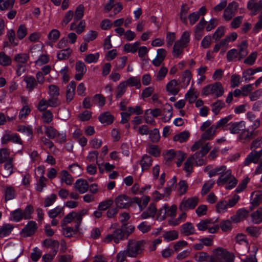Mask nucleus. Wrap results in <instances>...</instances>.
Here are the masks:
<instances>
[{
  "instance_id": "nucleus-41",
  "label": "nucleus",
  "mask_w": 262,
  "mask_h": 262,
  "mask_svg": "<svg viewBox=\"0 0 262 262\" xmlns=\"http://www.w3.org/2000/svg\"><path fill=\"white\" fill-rule=\"evenodd\" d=\"M163 236L164 241L168 242L177 239L179 237V233L177 231L172 230L165 232Z\"/></svg>"
},
{
  "instance_id": "nucleus-8",
  "label": "nucleus",
  "mask_w": 262,
  "mask_h": 262,
  "mask_svg": "<svg viewBox=\"0 0 262 262\" xmlns=\"http://www.w3.org/2000/svg\"><path fill=\"white\" fill-rule=\"evenodd\" d=\"M215 256L222 262H233L234 256L227 250L220 248L216 250Z\"/></svg>"
},
{
  "instance_id": "nucleus-17",
  "label": "nucleus",
  "mask_w": 262,
  "mask_h": 262,
  "mask_svg": "<svg viewBox=\"0 0 262 262\" xmlns=\"http://www.w3.org/2000/svg\"><path fill=\"white\" fill-rule=\"evenodd\" d=\"M8 141H12L14 143L21 144V139L16 134L12 133L10 131H6L4 135L2 138V142L6 143Z\"/></svg>"
},
{
  "instance_id": "nucleus-47",
  "label": "nucleus",
  "mask_w": 262,
  "mask_h": 262,
  "mask_svg": "<svg viewBox=\"0 0 262 262\" xmlns=\"http://www.w3.org/2000/svg\"><path fill=\"white\" fill-rule=\"evenodd\" d=\"M198 96V94L195 92L194 89L191 88L186 94L185 98L188 100L190 103H192L196 100Z\"/></svg>"
},
{
  "instance_id": "nucleus-55",
  "label": "nucleus",
  "mask_w": 262,
  "mask_h": 262,
  "mask_svg": "<svg viewBox=\"0 0 262 262\" xmlns=\"http://www.w3.org/2000/svg\"><path fill=\"white\" fill-rule=\"evenodd\" d=\"M15 0H0V10L11 9L14 5Z\"/></svg>"
},
{
  "instance_id": "nucleus-15",
  "label": "nucleus",
  "mask_w": 262,
  "mask_h": 262,
  "mask_svg": "<svg viewBox=\"0 0 262 262\" xmlns=\"http://www.w3.org/2000/svg\"><path fill=\"white\" fill-rule=\"evenodd\" d=\"M37 229V226L35 222L31 221L25 226L21 233L24 236L28 237L34 234Z\"/></svg>"
},
{
  "instance_id": "nucleus-50",
  "label": "nucleus",
  "mask_w": 262,
  "mask_h": 262,
  "mask_svg": "<svg viewBox=\"0 0 262 262\" xmlns=\"http://www.w3.org/2000/svg\"><path fill=\"white\" fill-rule=\"evenodd\" d=\"M127 86V84L124 81H122L118 84L116 91V98H119L124 94Z\"/></svg>"
},
{
  "instance_id": "nucleus-29",
  "label": "nucleus",
  "mask_w": 262,
  "mask_h": 262,
  "mask_svg": "<svg viewBox=\"0 0 262 262\" xmlns=\"http://www.w3.org/2000/svg\"><path fill=\"white\" fill-rule=\"evenodd\" d=\"M185 47L183 46L178 41H176L174 43L172 49V55L176 58L181 57L183 54V49Z\"/></svg>"
},
{
  "instance_id": "nucleus-14",
  "label": "nucleus",
  "mask_w": 262,
  "mask_h": 262,
  "mask_svg": "<svg viewBox=\"0 0 262 262\" xmlns=\"http://www.w3.org/2000/svg\"><path fill=\"white\" fill-rule=\"evenodd\" d=\"M172 111V106L170 104L166 103L163 105L161 111L162 120L163 122H167L171 119L173 114Z\"/></svg>"
},
{
  "instance_id": "nucleus-52",
  "label": "nucleus",
  "mask_w": 262,
  "mask_h": 262,
  "mask_svg": "<svg viewBox=\"0 0 262 262\" xmlns=\"http://www.w3.org/2000/svg\"><path fill=\"white\" fill-rule=\"evenodd\" d=\"M192 78V74L189 70H185L182 74V82L184 87H187Z\"/></svg>"
},
{
  "instance_id": "nucleus-24",
  "label": "nucleus",
  "mask_w": 262,
  "mask_h": 262,
  "mask_svg": "<svg viewBox=\"0 0 262 262\" xmlns=\"http://www.w3.org/2000/svg\"><path fill=\"white\" fill-rule=\"evenodd\" d=\"M195 232L194 227L190 222H187L182 226L181 233L184 235L188 236L194 234Z\"/></svg>"
},
{
  "instance_id": "nucleus-64",
  "label": "nucleus",
  "mask_w": 262,
  "mask_h": 262,
  "mask_svg": "<svg viewBox=\"0 0 262 262\" xmlns=\"http://www.w3.org/2000/svg\"><path fill=\"white\" fill-rule=\"evenodd\" d=\"M69 170L76 176H79L82 172V168L77 163H73L69 166Z\"/></svg>"
},
{
  "instance_id": "nucleus-48",
  "label": "nucleus",
  "mask_w": 262,
  "mask_h": 262,
  "mask_svg": "<svg viewBox=\"0 0 262 262\" xmlns=\"http://www.w3.org/2000/svg\"><path fill=\"white\" fill-rule=\"evenodd\" d=\"M100 57V54L98 52L92 54H89L85 56L84 60L88 63H96L98 62Z\"/></svg>"
},
{
  "instance_id": "nucleus-9",
  "label": "nucleus",
  "mask_w": 262,
  "mask_h": 262,
  "mask_svg": "<svg viewBox=\"0 0 262 262\" xmlns=\"http://www.w3.org/2000/svg\"><path fill=\"white\" fill-rule=\"evenodd\" d=\"M124 237V233L121 228H117L114 230L112 234H108L105 238V242L109 243L114 241L116 244H118L119 241L123 239Z\"/></svg>"
},
{
  "instance_id": "nucleus-7",
  "label": "nucleus",
  "mask_w": 262,
  "mask_h": 262,
  "mask_svg": "<svg viewBox=\"0 0 262 262\" xmlns=\"http://www.w3.org/2000/svg\"><path fill=\"white\" fill-rule=\"evenodd\" d=\"M115 202L119 208L126 209L131 206L130 198L125 194L117 196L115 199Z\"/></svg>"
},
{
  "instance_id": "nucleus-49",
  "label": "nucleus",
  "mask_w": 262,
  "mask_h": 262,
  "mask_svg": "<svg viewBox=\"0 0 262 262\" xmlns=\"http://www.w3.org/2000/svg\"><path fill=\"white\" fill-rule=\"evenodd\" d=\"M28 33V29L25 25H20L17 30L16 34L17 38L21 40L24 38Z\"/></svg>"
},
{
  "instance_id": "nucleus-51",
  "label": "nucleus",
  "mask_w": 262,
  "mask_h": 262,
  "mask_svg": "<svg viewBox=\"0 0 262 262\" xmlns=\"http://www.w3.org/2000/svg\"><path fill=\"white\" fill-rule=\"evenodd\" d=\"M190 33L188 31H185L182 34L181 38L177 41L183 46L186 47L190 41Z\"/></svg>"
},
{
  "instance_id": "nucleus-36",
  "label": "nucleus",
  "mask_w": 262,
  "mask_h": 262,
  "mask_svg": "<svg viewBox=\"0 0 262 262\" xmlns=\"http://www.w3.org/2000/svg\"><path fill=\"white\" fill-rule=\"evenodd\" d=\"M14 227L10 224H4L0 228V237L8 235L13 229Z\"/></svg>"
},
{
  "instance_id": "nucleus-19",
  "label": "nucleus",
  "mask_w": 262,
  "mask_h": 262,
  "mask_svg": "<svg viewBox=\"0 0 262 262\" xmlns=\"http://www.w3.org/2000/svg\"><path fill=\"white\" fill-rule=\"evenodd\" d=\"M248 214V210L244 208H240L237 211L235 215L231 217V220L234 223H238L245 220Z\"/></svg>"
},
{
  "instance_id": "nucleus-42",
  "label": "nucleus",
  "mask_w": 262,
  "mask_h": 262,
  "mask_svg": "<svg viewBox=\"0 0 262 262\" xmlns=\"http://www.w3.org/2000/svg\"><path fill=\"white\" fill-rule=\"evenodd\" d=\"M17 131L27 136L29 139H32L33 134L32 126H19L17 128Z\"/></svg>"
},
{
  "instance_id": "nucleus-26",
  "label": "nucleus",
  "mask_w": 262,
  "mask_h": 262,
  "mask_svg": "<svg viewBox=\"0 0 262 262\" xmlns=\"http://www.w3.org/2000/svg\"><path fill=\"white\" fill-rule=\"evenodd\" d=\"M16 196L14 188L11 186H6L4 189V196L6 201L13 200Z\"/></svg>"
},
{
  "instance_id": "nucleus-21",
  "label": "nucleus",
  "mask_w": 262,
  "mask_h": 262,
  "mask_svg": "<svg viewBox=\"0 0 262 262\" xmlns=\"http://www.w3.org/2000/svg\"><path fill=\"white\" fill-rule=\"evenodd\" d=\"M157 211V210L156 205L154 203H151L147 209L141 214V217L142 219H146L149 217L154 218Z\"/></svg>"
},
{
  "instance_id": "nucleus-4",
  "label": "nucleus",
  "mask_w": 262,
  "mask_h": 262,
  "mask_svg": "<svg viewBox=\"0 0 262 262\" xmlns=\"http://www.w3.org/2000/svg\"><path fill=\"white\" fill-rule=\"evenodd\" d=\"M223 93V88L221 84L218 82L206 86L202 91L203 95L205 96L212 95L216 98L221 96Z\"/></svg>"
},
{
  "instance_id": "nucleus-13",
  "label": "nucleus",
  "mask_w": 262,
  "mask_h": 262,
  "mask_svg": "<svg viewBox=\"0 0 262 262\" xmlns=\"http://www.w3.org/2000/svg\"><path fill=\"white\" fill-rule=\"evenodd\" d=\"M237 4L235 2L230 3L225 9L223 17L226 20H230L235 14L237 9Z\"/></svg>"
},
{
  "instance_id": "nucleus-62",
  "label": "nucleus",
  "mask_w": 262,
  "mask_h": 262,
  "mask_svg": "<svg viewBox=\"0 0 262 262\" xmlns=\"http://www.w3.org/2000/svg\"><path fill=\"white\" fill-rule=\"evenodd\" d=\"M113 203L112 199H107L99 203L98 209L101 211H105L111 207Z\"/></svg>"
},
{
  "instance_id": "nucleus-28",
  "label": "nucleus",
  "mask_w": 262,
  "mask_h": 262,
  "mask_svg": "<svg viewBox=\"0 0 262 262\" xmlns=\"http://www.w3.org/2000/svg\"><path fill=\"white\" fill-rule=\"evenodd\" d=\"M24 80L26 83V88L29 91H32L37 85L36 80L32 76H26L24 77Z\"/></svg>"
},
{
  "instance_id": "nucleus-27",
  "label": "nucleus",
  "mask_w": 262,
  "mask_h": 262,
  "mask_svg": "<svg viewBox=\"0 0 262 262\" xmlns=\"http://www.w3.org/2000/svg\"><path fill=\"white\" fill-rule=\"evenodd\" d=\"M217 128L215 124L212 125L204 134L202 135V140H208L213 138L216 133Z\"/></svg>"
},
{
  "instance_id": "nucleus-44",
  "label": "nucleus",
  "mask_w": 262,
  "mask_h": 262,
  "mask_svg": "<svg viewBox=\"0 0 262 262\" xmlns=\"http://www.w3.org/2000/svg\"><path fill=\"white\" fill-rule=\"evenodd\" d=\"M204 155H202L201 152H196L192 156L189 158H192V161L195 163L196 166H200L203 165L205 163V161L203 158Z\"/></svg>"
},
{
  "instance_id": "nucleus-2",
  "label": "nucleus",
  "mask_w": 262,
  "mask_h": 262,
  "mask_svg": "<svg viewBox=\"0 0 262 262\" xmlns=\"http://www.w3.org/2000/svg\"><path fill=\"white\" fill-rule=\"evenodd\" d=\"M238 48L239 51L235 49H232L228 51L227 59L229 62L241 60L247 55V46L246 42H242Z\"/></svg>"
},
{
  "instance_id": "nucleus-33",
  "label": "nucleus",
  "mask_w": 262,
  "mask_h": 262,
  "mask_svg": "<svg viewBox=\"0 0 262 262\" xmlns=\"http://www.w3.org/2000/svg\"><path fill=\"white\" fill-rule=\"evenodd\" d=\"M124 82L127 84V86H135L137 89H139L141 87L140 79L138 77H130Z\"/></svg>"
},
{
  "instance_id": "nucleus-3",
  "label": "nucleus",
  "mask_w": 262,
  "mask_h": 262,
  "mask_svg": "<svg viewBox=\"0 0 262 262\" xmlns=\"http://www.w3.org/2000/svg\"><path fill=\"white\" fill-rule=\"evenodd\" d=\"M143 250V242L142 241L129 240L126 248L127 256L136 257L140 254Z\"/></svg>"
},
{
  "instance_id": "nucleus-63",
  "label": "nucleus",
  "mask_w": 262,
  "mask_h": 262,
  "mask_svg": "<svg viewBox=\"0 0 262 262\" xmlns=\"http://www.w3.org/2000/svg\"><path fill=\"white\" fill-rule=\"evenodd\" d=\"M71 50L70 48L61 50L57 54V57L59 60H64L69 58L71 53Z\"/></svg>"
},
{
  "instance_id": "nucleus-32",
  "label": "nucleus",
  "mask_w": 262,
  "mask_h": 262,
  "mask_svg": "<svg viewBox=\"0 0 262 262\" xmlns=\"http://www.w3.org/2000/svg\"><path fill=\"white\" fill-rule=\"evenodd\" d=\"M142 170L144 171L148 169L152 164L151 158L147 155H144L140 161Z\"/></svg>"
},
{
  "instance_id": "nucleus-6",
  "label": "nucleus",
  "mask_w": 262,
  "mask_h": 262,
  "mask_svg": "<svg viewBox=\"0 0 262 262\" xmlns=\"http://www.w3.org/2000/svg\"><path fill=\"white\" fill-rule=\"evenodd\" d=\"M228 168L225 165L213 167L208 165L204 168V171L206 172L209 177H212L217 175L222 176Z\"/></svg>"
},
{
  "instance_id": "nucleus-57",
  "label": "nucleus",
  "mask_w": 262,
  "mask_h": 262,
  "mask_svg": "<svg viewBox=\"0 0 262 262\" xmlns=\"http://www.w3.org/2000/svg\"><path fill=\"white\" fill-rule=\"evenodd\" d=\"M261 229L259 227L251 226L248 227L246 231L251 236L257 237L261 234Z\"/></svg>"
},
{
  "instance_id": "nucleus-12",
  "label": "nucleus",
  "mask_w": 262,
  "mask_h": 262,
  "mask_svg": "<svg viewBox=\"0 0 262 262\" xmlns=\"http://www.w3.org/2000/svg\"><path fill=\"white\" fill-rule=\"evenodd\" d=\"M199 203V198L192 197L182 202L180 205V208L182 210L193 209Z\"/></svg>"
},
{
  "instance_id": "nucleus-30",
  "label": "nucleus",
  "mask_w": 262,
  "mask_h": 262,
  "mask_svg": "<svg viewBox=\"0 0 262 262\" xmlns=\"http://www.w3.org/2000/svg\"><path fill=\"white\" fill-rule=\"evenodd\" d=\"M76 88V83L74 81H71L67 86L66 91V97L68 101H71L74 95L75 90Z\"/></svg>"
},
{
  "instance_id": "nucleus-43",
  "label": "nucleus",
  "mask_w": 262,
  "mask_h": 262,
  "mask_svg": "<svg viewBox=\"0 0 262 262\" xmlns=\"http://www.w3.org/2000/svg\"><path fill=\"white\" fill-rule=\"evenodd\" d=\"M228 208L227 201L225 200L220 201L216 204V211L219 213H223L227 212Z\"/></svg>"
},
{
  "instance_id": "nucleus-34",
  "label": "nucleus",
  "mask_w": 262,
  "mask_h": 262,
  "mask_svg": "<svg viewBox=\"0 0 262 262\" xmlns=\"http://www.w3.org/2000/svg\"><path fill=\"white\" fill-rule=\"evenodd\" d=\"M24 218L23 212L20 209H17L10 212L9 220L10 221L18 222Z\"/></svg>"
},
{
  "instance_id": "nucleus-56",
  "label": "nucleus",
  "mask_w": 262,
  "mask_h": 262,
  "mask_svg": "<svg viewBox=\"0 0 262 262\" xmlns=\"http://www.w3.org/2000/svg\"><path fill=\"white\" fill-rule=\"evenodd\" d=\"M7 36L8 40L12 46H16L18 42L15 38V33L13 29H9L7 31Z\"/></svg>"
},
{
  "instance_id": "nucleus-39",
  "label": "nucleus",
  "mask_w": 262,
  "mask_h": 262,
  "mask_svg": "<svg viewBox=\"0 0 262 262\" xmlns=\"http://www.w3.org/2000/svg\"><path fill=\"white\" fill-rule=\"evenodd\" d=\"M252 221L255 224L262 222V208H260L251 214Z\"/></svg>"
},
{
  "instance_id": "nucleus-25",
  "label": "nucleus",
  "mask_w": 262,
  "mask_h": 262,
  "mask_svg": "<svg viewBox=\"0 0 262 262\" xmlns=\"http://www.w3.org/2000/svg\"><path fill=\"white\" fill-rule=\"evenodd\" d=\"M29 59V55L25 53H20L16 54L14 57V60L17 64L25 65Z\"/></svg>"
},
{
  "instance_id": "nucleus-1",
  "label": "nucleus",
  "mask_w": 262,
  "mask_h": 262,
  "mask_svg": "<svg viewBox=\"0 0 262 262\" xmlns=\"http://www.w3.org/2000/svg\"><path fill=\"white\" fill-rule=\"evenodd\" d=\"M216 183L220 186L225 185L226 189L230 190L235 187L237 181L232 174L231 170L228 168L224 174L218 178Z\"/></svg>"
},
{
  "instance_id": "nucleus-16",
  "label": "nucleus",
  "mask_w": 262,
  "mask_h": 262,
  "mask_svg": "<svg viewBox=\"0 0 262 262\" xmlns=\"http://www.w3.org/2000/svg\"><path fill=\"white\" fill-rule=\"evenodd\" d=\"M262 157V149L258 151H252L250 152L245 160V164L248 165L249 163L253 162L257 163Z\"/></svg>"
},
{
  "instance_id": "nucleus-60",
  "label": "nucleus",
  "mask_w": 262,
  "mask_h": 262,
  "mask_svg": "<svg viewBox=\"0 0 262 262\" xmlns=\"http://www.w3.org/2000/svg\"><path fill=\"white\" fill-rule=\"evenodd\" d=\"M186 157V154L181 150L176 151L175 160H177V165L178 167H180L183 160Z\"/></svg>"
},
{
  "instance_id": "nucleus-11",
  "label": "nucleus",
  "mask_w": 262,
  "mask_h": 262,
  "mask_svg": "<svg viewBox=\"0 0 262 262\" xmlns=\"http://www.w3.org/2000/svg\"><path fill=\"white\" fill-rule=\"evenodd\" d=\"M227 129L231 134H238L245 129V122L244 121L231 122L227 125Z\"/></svg>"
},
{
  "instance_id": "nucleus-37",
  "label": "nucleus",
  "mask_w": 262,
  "mask_h": 262,
  "mask_svg": "<svg viewBox=\"0 0 262 262\" xmlns=\"http://www.w3.org/2000/svg\"><path fill=\"white\" fill-rule=\"evenodd\" d=\"M99 119L101 123L108 125L113 122L114 118L108 112H106L100 115Z\"/></svg>"
},
{
  "instance_id": "nucleus-53",
  "label": "nucleus",
  "mask_w": 262,
  "mask_h": 262,
  "mask_svg": "<svg viewBox=\"0 0 262 262\" xmlns=\"http://www.w3.org/2000/svg\"><path fill=\"white\" fill-rule=\"evenodd\" d=\"M93 103L99 107H101L105 103V98L101 94L95 95L93 98Z\"/></svg>"
},
{
  "instance_id": "nucleus-35",
  "label": "nucleus",
  "mask_w": 262,
  "mask_h": 262,
  "mask_svg": "<svg viewBox=\"0 0 262 262\" xmlns=\"http://www.w3.org/2000/svg\"><path fill=\"white\" fill-rule=\"evenodd\" d=\"M60 180L62 183H64L67 185H71L74 181L73 177L66 170L61 171Z\"/></svg>"
},
{
  "instance_id": "nucleus-18",
  "label": "nucleus",
  "mask_w": 262,
  "mask_h": 262,
  "mask_svg": "<svg viewBox=\"0 0 262 262\" xmlns=\"http://www.w3.org/2000/svg\"><path fill=\"white\" fill-rule=\"evenodd\" d=\"M74 187L76 191L81 194H83L88 191L89 185L86 181L79 179L76 181Z\"/></svg>"
},
{
  "instance_id": "nucleus-5",
  "label": "nucleus",
  "mask_w": 262,
  "mask_h": 262,
  "mask_svg": "<svg viewBox=\"0 0 262 262\" xmlns=\"http://www.w3.org/2000/svg\"><path fill=\"white\" fill-rule=\"evenodd\" d=\"M235 248L238 250V253L245 255V252L249 250L248 242L245 235L238 233L235 237Z\"/></svg>"
},
{
  "instance_id": "nucleus-10",
  "label": "nucleus",
  "mask_w": 262,
  "mask_h": 262,
  "mask_svg": "<svg viewBox=\"0 0 262 262\" xmlns=\"http://www.w3.org/2000/svg\"><path fill=\"white\" fill-rule=\"evenodd\" d=\"M166 90L168 95H177L180 91L179 82L175 79L171 80L167 83Z\"/></svg>"
},
{
  "instance_id": "nucleus-54",
  "label": "nucleus",
  "mask_w": 262,
  "mask_h": 262,
  "mask_svg": "<svg viewBox=\"0 0 262 262\" xmlns=\"http://www.w3.org/2000/svg\"><path fill=\"white\" fill-rule=\"evenodd\" d=\"M12 63L11 58L4 52L0 53V65L6 67L10 65Z\"/></svg>"
},
{
  "instance_id": "nucleus-59",
  "label": "nucleus",
  "mask_w": 262,
  "mask_h": 262,
  "mask_svg": "<svg viewBox=\"0 0 262 262\" xmlns=\"http://www.w3.org/2000/svg\"><path fill=\"white\" fill-rule=\"evenodd\" d=\"M212 220H203L201 221L197 225L198 229L200 231H204L208 229L209 226H211Z\"/></svg>"
},
{
  "instance_id": "nucleus-40",
  "label": "nucleus",
  "mask_w": 262,
  "mask_h": 262,
  "mask_svg": "<svg viewBox=\"0 0 262 262\" xmlns=\"http://www.w3.org/2000/svg\"><path fill=\"white\" fill-rule=\"evenodd\" d=\"M42 245L46 247H51L52 250L58 251L59 243L56 240H52L51 239H46L42 243Z\"/></svg>"
},
{
  "instance_id": "nucleus-31",
  "label": "nucleus",
  "mask_w": 262,
  "mask_h": 262,
  "mask_svg": "<svg viewBox=\"0 0 262 262\" xmlns=\"http://www.w3.org/2000/svg\"><path fill=\"white\" fill-rule=\"evenodd\" d=\"M140 42L136 41L133 43H126L124 45L123 50L125 53H136L139 47Z\"/></svg>"
},
{
  "instance_id": "nucleus-23",
  "label": "nucleus",
  "mask_w": 262,
  "mask_h": 262,
  "mask_svg": "<svg viewBox=\"0 0 262 262\" xmlns=\"http://www.w3.org/2000/svg\"><path fill=\"white\" fill-rule=\"evenodd\" d=\"M250 202L253 207L257 206L262 200V191H256L253 192L250 196Z\"/></svg>"
},
{
  "instance_id": "nucleus-61",
  "label": "nucleus",
  "mask_w": 262,
  "mask_h": 262,
  "mask_svg": "<svg viewBox=\"0 0 262 262\" xmlns=\"http://www.w3.org/2000/svg\"><path fill=\"white\" fill-rule=\"evenodd\" d=\"M11 159L10 156V151L5 148L0 149V163H3L7 160Z\"/></svg>"
},
{
  "instance_id": "nucleus-38",
  "label": "nucleus",
  "mask_w": 262,
  "mask_h": 262,
  "mask_svg": "<svg viewBox=\"0 0 262 262\" xmlns=\"http://www.w3.org/2000/svg\"><path fill=\"white\" fill-rule=\"evenodd\" d=\"M85 27V23L84 20H81L78 25H76L75 22L72 23L70 27L71 30H75L77 33L81 34L84 30Z\"/></svg>"
},
{
  "instance_id": "nucleus-45",
  "label": "nucleus",
  "mask_w": 262,
  "mask_h": 262,
  "mask_svg": "<svg viewBox=\"0 0 262 262\" xmlns=\"http://www.w3.org/2000/svg\"><path fill=\"white\" fill-rule=\"evenodd\" d=\"M189 136V133L188 132L184 131L176 135L173 140L174 141H178L180 143L185 142Z\"/></svg>"
},
{
  "instance_id": "nucleus-58",
  "label": "nucleus",
  "mask_w": 262,
  "mask_h": 262,
  "mask_svg": "<svg viewBox=\"0 0 262 262\" xmlns=\"http://www.w3.org/2000/svg\"><path fill=\"white\" fill-rule=\"evenodd\" d=\"M186 217V213H183L177 219H169L168 220V223L170 225L176 226L180 224L181 222H184Z\"/></svg>"
},
{
  "instance_id": "nucleus-22",
  "label": "nucleus",
  "mask_w": 262,
  "mask_h": 262,
  "mask_svg": "<svg viewBox=\"0 0 262 262\" xmlns=\"http://www.w3.org/2000/svg\"><path fill=\"white\" fill-rule=\"evenodd\" d=\"M262 8V2H257L256 0H251L248 4V8L252 15L256 14Z\"/></svg>"
},
{
  "instance_id": "nucleus-46",
  "label": "nucleus",
  "mask_w": 262,
  "mask_h": 262,
  "mask_svg": "<svg viewBox=\"0 0 262 262\" xmlns=\"http://www.w3.org/2000/svg\"><path fill=\"white\" fill-rule=\"evenodd\" d=\"M48 213L50 218L54 219L60 214H63V207L59 206H57L55 208L50 210Z\"/></svg>"
},
{
  "instance_id": "nucleus-20",
  "label": "nucleus",
  "mask_w": 262,
  "mask_h": 262,
  "mask_svg": "<svg viewBox=\"0 0 262 262\" xmlns=\"http://www.w3.org/2000/svg\"><path fill=\"white\" fill-rule=\"evenodd\" d=\"M161 114V111L159 108L147 110H146L144 116L145 122L148 123L154 124L155 122L154 119L149 116V115H151L154 117H157Z\"/></svg>"
}]
</instances>
